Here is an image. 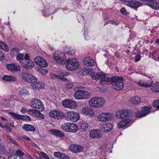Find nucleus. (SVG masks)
<instances>
[{
    "instance_id": "nucleus-1",
    "label": "nucleus",
    "mask_w": 159,
    "mask_h": 159,
    "mask_svg": "<svg viewBox=\"0 0 159 159\" xmlns=\"http://www.w3.org/2000/svg\"><path fill=\"white\" fill-rule=\"evenodd\" d=\"M91 77L93 80H100V83L102 84H111L112 88L117 90H121L124 86L123 78L120 76H113L109 78L104 73L100 72L93 73L91 75Z\"/></svg>"
},
{
    "instance_id": "nucleus-2",
    "label": "nucleus",
    "mask_w": 159,
    "mask_h": 159,
    "mask_svg": "<svg viewBox=\"0 0 159 159\" xmlns=\"http://www.w3.org/2000/svg\"><path fill=\"white\" fill-rule=\"evenodd\" d=\"M79 65V62L75 58H69L66 61V67L68 70H75L78 69Z\"/></svg>"
},
{
    "instance_id": "nucleus-3",
    "label": "nucleus",
    "mask_w": 159,
    "mask_h": 159,
    "mask_svg": "<svg viewBox=\"0 0 159 159\" xmlns=\"http://www.w3.org/2000/svg\"><path fill=\"white\" fill-rule=\"evenodd\" d=\"M132 115L131 111L126 109L120 110L116 113V116L117 118L125 120L131 119Z\"/></svg>"
},
{
    "instance_id": "nucleus-4",
    "label": "nucleus",
    "mask_w": 159,
    "mask_h": 159,
    "mask_svg": "<svg viewBox=\"0 0 159 159\" xmlns=\"http://www.w3.org/2000/svg\"><path fill=\"white\" fill-rule=\"evenodd\" d=\"M20 75L22 79L28 83L33 84L37 81V78L29 72H23L21 73Z\"/></svg>"
},
{
    "instance_id": "nucleus-5",
    "label": "nucleus",
    "mask_w": 159,
    "mask_h": 159,
    "mask_svg": "<svg viewBox=\"0 0 159 159\" xmlns=\"http://www.w3.org/2000/svg\"><path fill=\"white\" fill-rule=\"evenodd\" d=\"M53 57L56 61L61 64H64L66 57L64 52L60 51H56L53 53Z\"/></svg>"
},
{
    "instance_id": "nucleus-6",
    "label": "nucleus",
    "mask_w": 159,
    "mask_h": 159,
    "mask_svg": "<svg viewBox=\"0 0 159 159\" xmlns=\"http://www.w3.org/2000/svg\"><path fill=\"white\" fill-rule=\"evenodd\" d=\"M90 96V93L88 92L81 90L76 91L74 94V97L77 100L87 99Z\"/></svg>"
},
{
    "instance_id": "nucleus-7",
    "label": "nucleus",
    "mask_w": 159,
    "mask_h": 159,
    "mask_svg": "<svg viewBox=\"0 0 159 159\" xmlns=\"http://www.w3.org/2000/svg\"><path fill=\"white\" fill-rule=\"evenodd\" d=\"M31 107L33 108L42 111L44 109V105L41 100L33 99L30 102Z\"/></svg>"
},
{
    "instance_id": "nucleus-8",
    "label": "nucleus",
    "mask_w": 159,
    "mask_h": 159,
    "mask_svg": "<svg viewBox=\"0 0 159 159\" xmlns=\"http://www.w3.org/2000/svg\"><path fill=\"white\" fill-rule=\"evenodd\" d=\"M113 117V114L110 112H104L98 114L97 120L100 122H105L111 120Z\"/></svg>"
},
{
    "instance_id": "nucleus-9",
    "label": "nucleus",
    "mask_w": 159,
    "mask_h": 159,
    "mask_svg": "<svg viewBox=\"0 0 159 159\" xmlns=\"http://www.w3.org/2000/svg\"><path fill=\"white\" fill-rule=\"evenodd\" d=\"M62 105L65 108L71 109H75L77 106V103L72 100L66 99L63 101Z\"/></svg>"
},
{
    "instance_id": "nucleus-10",
    "label": "nucleus",
    "mask_w": 159,
    "mask_h": 159,
    "mask_svg": "<svg viewBox=\"0 0 159 159\" xmlns=\"http://www.w3.org/2000/svg\"><path fill=\"white\" fill-rule=\"evenodd\" d=\"M66 115L70 118L71 121L73 122L77 121L80 118V115L78 113L72 111L66 112Z\"/></svg>"
},
{
    "instance_id": "nucleus-11",
    "label": "nucleus",
    "mask_w": 159,
    "mask_h": 159,
    "mask_svg": "<svg viewBox=\"0 0 159 159\" xmlns=\"http://www.w3.org/2000/svg\"><path fill=\"white\" fill-rule=\"evenodd\" d=\"M34 61L37 65L41 67H45L48 65V63L46 61L39 56L36 57L34 59Z\"/></svg>"
},
{
    "instance_id": "nucleus-12",
    "label": "nucleus",
    "mask_w": 159,
    "mask_h": 159,
    "mask_svg": "<svg viewBox=\"0 0 159 159\" xmlns=\"http://www.w3.org/2000/svg\"><path fill=\"white\" fill-rule=\"evenodd\" d=\"M101 129L105 132H109L111 131L112 128V124L110 122L101 123L99 126Z\"/></svg>"
},
{
    "instance_id": "nucleus-13",
    "label": "nucleus",
    "mask_w": 159,
    "mask_h": 159,
    "mask_svg": "<svg viewBox=\"0 0 159 159\" xmlns=\"http://www.w3.org/2000/svg\"><path fill=\"white\" fill-rule=\"evenodd\" d=\"M49 115L52 117L58 119L62 118L64 116L63 113L56 110L51 111L49 113Z\"/></svg>"
},
{
    "instance_id": "nucleus-14",
    "label": "nucleus",
    "mask_w": 159,
    "mask_h": 159,
    "mask_svg": "<svg viewBox=\"0 0 159 159\" xmlns=\"http://www.w3.org/2000/svg\"><path fill=\"white\" fill-rule=\"evenodd\" d=\"M82 113L84 115L90 117L93 116L94 114V110L88 106H86L82 108Z\"/></svg>"
},
{
    "instance_id": "nucleus-15",
    "label": "nucleus",
    "mask_w": 159,
    "mask_h": 159,
    "mask_svg": "<svg viewBox=\"0 0 159 159\" xmlns=\"http://www.w3.org/2000/svg\"><path fill=\"white\" fill-rule=\"evenodd\" d=\"M152 108L151 107L144 106L141 108V111H140V118L145 116L151 113L150 111Z\"/></svg>"
},
{
    "instance_id": "nucleus-16",
    "label": "nucleus",
    "mask_w": 159,
    "mask_h": 159,
    "mask_svg": "<svg viewBox=\"0 0 159 159\" xmlns=\"http://www.w3.org/2000/svg\"><path fill=\"white\" fill-rule=\"evenodd\" d=\"M7 68L12 72H15L20 70V66L15 64H7L6 65Z\"/></svg>"
},
{
    "instance_id": "nucleus-17",
    "label": "nucleus",
    "mask_w": 159,
    "mask_h": 159,
    "mask_svg": "<svg viewBox=\"0 0 159 159\" xmlns=\"http://www.w3.org/2000/svg\"><path fill=\"white\" fill-rule=\"evenodd\" d=\"M30 56L28 54H26L25 56L23 54L19 53L18 54L16 57V60L18 61L21 65L25 60L29 59Z\"/></svg>"
},
{
    "instance_id": "nucleus-18",
    "label": "nucleus",
    "mask_w": 159,
    "mask_h": 159,
    "mask_svg": "<svg viewBox=\"0 0 159 159\" xmlns=\"http://www.w3.org/2000/svg\"><path fill=\"white\" fill-rule=\"evenodd\" d=\"M34 63L32 61L30 60L29 58L28 59L25 60L21 65L25 68L30 69L34 66Z\"/></svg>"
},
{
    "instance_id": "nucleus-19",
    "label": "nucleus",
    "mask_w": 159,
    "mask_h": 159,
    "mask_svg": "<svg viewBox=\"0 0 159 159\" xmlns=\"http://www.w3.org/2000/svg\"><path fill=\"white\" fill-rule=\"evenodd\" d=\"M68 73L61 72L60 74L59 75L55 74H51L50 75L51 77L53 78H57L61 79L64 81H66L67 79L64 76H67L68 75Z\"/></svg>"
},
{
    "instance_id": "nucleus-20",
    "label": "nucleus",
    "mask_w": 159,
    "mask_h": 159,
    "mask_svg": "<svg viewBox=\"0 0 159 159\" xmlns=\"http://www.w3.org/2000/svg\"><path fill=\"white\" fill-rule=\"evenodd\" d=\"M69 149L74 153H78L82 151V147L78 145L72 144L69 147Z\"/></svg>"
},
{
    "instance_id": "nucleus-21",
    "label": "nucleus",
    "mask_w": 159,
    "mask_h": 159,
    "mask_svg": "<svg viewBox=\"0 0 159 159\" xmlns=\"http://www.w3.org/2000/svg\"><path fill=\"white\" fill-rule=\"evenodd\" d=\"M83 63L85 66L91 67L94 65L95 61L92 57H88L84 59Z\"/></svg>"
},
{
    "instance_id": "nucleus-22",
    "label": "nucleus",
    "mask_w": 159,
    "mask_h": 159,
    "mask_svg": "<svg viewBox=\"0 0 159 159\" xmlns=\"http://www.w3.org/2000/svg\"><path fill=\"white\" fill-rule=\"evenodd\" d=\"M44 86V84L41 82H36L31 85L33 89L35 90H38L43 89Z\"/></svg>"
},
{
    "instance_id": "nucleus-23",
    "label": "nucleus",
    "mask_w": 159,
    "mask_h": 159,
    "mask_svg": "<svg viewBox=\"0 0 159 159\" xmlns=\"http://www.w3.org/2000/svg\"><path fill=\"white\" fill-rule=\"evenodd\" d=\"M49 131L53 135L57 137H62L64 136L63 132L59 130L55 129H50L49 130Z\"/></svg>"
},
{
    "instance_id": "nucleus-24",
    "label": "nucleus",
    "mask_w": 159,
    "mask_h": 159,
    "mask_svg": "<svg viewBox=\"0 0 159 159\" xmlns=\"http://www.w3.org/2000/svg\"><path fill=\"white\" fill-rule=\"evenodd\" d=\"M89 103L90 107L97 108V97H94L90 99L89 101Z\"/></svg>"
},
{
    "instance_id": "nucleus-25",
    "label": "nucleus",
    "mask_w": 159,
    "mask_h": 159,
    "mask_svg": "<svg viewBox=\"0 0 159 159\" xmlns=\"http://www.w3.org/2000/svg\"><path fill=\"white\" fill-rule=\"evenodd\" d=\"M127 6L136 10L139 7V2L136 1H132L128 3Z\"/></svg>"
},
{
    "instance_id": "nucleus-26",
    "label": "nucleus",
    "mask_w": 159,
    "mask_h": 159,
    "mask_svg": "<svg viewBox=\"0 0 159 159\" xmlns=\"http://www.w3.org/2000/svg\"><path fill=\"white\" fill-rule=\"evenodd\" d=\"M90 137L92 138H99L101 137V134L98 130H92L90 133Z\"/></svg>"
},
{
    "instance_id": "nucleus-27",
    "label": "nucleus",
    "mask_w": 159,
    "mask_h": 159,
    "mask_svg": "<svg viewBox=\"0 0 159 159\" xmlns=\"http://www.w3.org/2000/svg\"><path fill=\"white\" fill-rule=\"evenodd\" d=\"M131 121V119H123L119 122L118 127L120 128H122L130 123Z\"/></svg>"
},
{
    "instance_id": "nucleus-28",
    "label": "nucleus",
    "mask_w": 159,
    "mask_h": 159,
    "mask_svg": "<svg viewBox=\"0 0 159 159\" xmlns=\"http://www.w3.org/2000/svg\"><path fill=\"white\" fill-rule=\"evenodd\" d=\"M22 129L26 131L33 132L35 130L34 126L30 124H24L22 127Z\"/></svg>"
},
{
    "instance_id": "nucleus-29",
    "label": "nucleus",
    "mask_w": 159,
    "mask_h": 159,
    "mask_svg": "<svg viewBox=\"0 0 159 159\" xmlns=\"http://www.w3.org/2000/svg\"><path fill=\"white\" fill-rule=\"evenodd\" d=\"M54 155L56 157L61 159H68L70 158L68 156L59 152H55Z\"/></svg>"
},
{
    "instance_id": "nucleus-30",
    "label": "nucleus",
    "mask_w": 159,
    "mask_h": 159,
    "mask_svg": "<svg viewBox=\"0 0 159 159\" xmlns=\"http://www.w3.org/2000/svg\"><path fill=\"white\" fill-rule=\"evenodd\" d=\"M2 79L7 82H13L16 80V78L11 75H5L3 76Z\"/></svg>"
},
{
    "instance_id": "nucleus-31",
    "label": "nucleus",
    "mask_w": 159,
    "mask_h": 159,
    "mask_svg": "<svg viewBox=\"0 0 159 159\" xmlns=\"http://www.w3.org/2000/svg\"><path fill=\"white\" fill-rule=\"evenodd\" d=\"M105 102V100L101 97H97V108H101L104 106Z\"/></svg>"
},
{
    "instance_id": "nucleus-32",
    "label": "nucleus",
    "mask_w": 159,
    "mask_h": 159,
    "mask_svg": "<svg viewBox=\"0 0 159 159\" xmlns=\"http://www.w3.org/2000/svg\"><path fill=\"white\" fill-rule=\"evenodd\" d=\"M152 82L151 81H145L144 80L140 81V86L143 87H150L152 84Z\"/></svg>"
},
{
    "instance_id": "nucleus-33",
    "label": "nucleus",
    "mask_w": 159,
    "mask_h": 159,
    "mask_svg": "<svg viewBox=\"0 0 159 159\" xmlns=\"http://www.w3.org/2000/svg\"><path fill=\"white\" fill-rule=\"evenodd\" d=\"M71 125L70 123H64L61 126V129L64 131L66 132H69L70 130V127Z\"/></svg>"
},
{
    "instance_id": "nucleus-34",
    "label": "nucleus",
    "mask_w": 159,
    "mask_h": 159,
    "mask_svg": "<svg viewBox=\"0 0 159 159\" xmlns=\"http://www.w3.org/2000/svg\"><path fill=\"white\" fill-rule=\"evenodd\" d=\"M148 5L149 7L154 9L159 8V3L154 1L151 2H148Z\"/></svg>"
},
{
    "instance_id": "nucleus-35",
    "label": "nucleus",
    "mask_w": 159,
    "mask_h": 159,
    "mask_svg": "<svg viewBox=\"0 0 159 159\" xmlns=\"http://www.w3.org/2000/svg\"><path fill=\"white\" fill-rule=\"evenodd\" d=\"M19 52V49L17 48H12L10 51V54L12 57L15 56L16 54H18Z\"/></svg>"
},
{
    "instance_id": "nucleus-36",
    "label": "nucleus",
    "mask_w": 159,
    "mask_h": 159,
    "mask_svg": "<svg viewBox=\"0 0 159 159\" xmlns=\"http://www.w3.org/2000/svg\"><path fill=\"white\" fill-rule=\"evenodd\" d=\"M70 130L69 132H75L78 130V128L77 125H76L74 123H70Z\"/></svg>"
},
{
    "instance_id": "nucleus-37",
    "label": "nucleus",
    "mask_w": 159,
    "mask_h": 159,
    "mask_svg": "<svg viewBox=\"0 0 159 159\" xmlns=\"http://www.w3.org/2000/svg\"><path fill=\"white\" fill-rule=\"evenodd\" d=\"M0 48L4 51L8 52L9 51L8 46L2 41H0Z\"/></svg>"
},
{
    "instance_id": "nucleus-38",
    "label": "nucleus",
    "mask_w": 159,
    "mask_h": 159,
    "mask_svg": "<svg viewBox=\"0 0 159 159\" xmlns=\"http://www.w3.org/2000/svg\"><path fill=\"white\" fill-rule=\"evenodd\" d=\"M89 125L86 122H82L80 123V127L82 130H86L88 129Z\"/></svg>"
},
{
    "instance_id": "nucleus-39",
    "label": "nucleus",
    "mask_w": 159,
    "mask_h": 159,
    "mask_svg": "<svg viewBox=\"0 0 159 159\" xmlns=\"http://www.w3.org/2000/svg\"><path fill=\"white\" fill-rule=\"evenodd\" d=\"M153 92H159V83H156L151 88Z\"/></svg>"
},
{
    "instance_id": "nucleus-40",
    "label": "nucleus",
    "mask_w": 159,
    "mask_h": 159,
    "mask_svg": "<svg viewBox=\"0 0 159 159\" xmlns=\"http://www.w3.org/2000/svg\"><path fill=\"white\" fill-rule=\"evenodd\" d=\"M139 98L138 97H136L131 98L130 100V102L134 105L138 104L139 103Z\"/></svg>"
},
{
    "instance_id": "nucleus-41",
    "label": "nucleus",
    "mask_w": 159,
    "mask_h": 159,
    "mask_svg": "<svg viewBox=\"0 0 159 159\" xmlns=\"http://www.w3.org/2000/svg\"><path fill=\"white\" fill-rule=\"evenodd\" d=\"M41 111L37 110V112H36L35 116H34L39 119H43L44 117L43 115L40 112Z\"/></svg>"
},
{
    "instance_id": "nucleus-42",
    "label": "nucleus",
    "mask_w": 159,
    "mask_h": 159,
    "mask_svg": "<svg viewBox=\"0 0 159 159\" xmlns=\"http://www.w3.org/2000/svg\"><path fill=\"white\" fill-rule=\"evenodd\" d=\"M10 114L14 118L16 119L21 120V115L17 114L14 112H10Z\"/></svg>"
},
{
    "instance_id": "nucleus-43",
    "label": "nucleus",
    "mask_w": 159,
    "mask_h": 159,
    "mask_svg": "<svg viewBox=\"0 0 159 159\" xmlns=\"http://www.w3.org/2000/svg\"><path fill=\"white\" fill-rule=\"evenodd\" d=\"M7 153V151L5 147L4 146L1 145H0V154H4Z\"/></svg>"
},
{
    "instance_id": "nucleus-44",
    "label": "nucleus",
    "mask_w": 159,
    "mask_h": 159,
    "mask_svg": "<svg viewBox=\"0 0 159 159\" xmlns=\"http://www.w3.org/2000/svg\"><path fill=\"white\" fill-rule=\"evenodd\" d=\"M7 140L9 142H11L12 143L15 144L16 146L18 145V144L14 140L11 139L10 136H7Z\"/></svg>"
},
{
    "instance_id": "nucleus-45",
    "label": "nucleus",
    "mask_w": 159,
    "mask_h": 159,
    "mask_svg": "<svg viewBox=\"0 0 159 159\" xmlns=\"http://www.w3.org/2000/svg\"><path fill=\"white\" fill-rule=\"evenodd\" d=\"M152 105L154 107H156L157 110H159V100H155L152 103Z\"/></svg>"
},
{
    "instance_id": "nucleus-46",
    "label": "nucleus",
    "mask_w": 159,
    "mask_h": 159,
    "mask_svg": "<svg viewBox=\"0 0 159 159\" xmlns=\"http://www.w3.org/2000/svg\"><path fill=\"white\" fill-rule=\"evenodd\" d=\"M65 52L69 55H73L75 53V51L73 49H70L68 50L67 49H65Z\"/></svg>"
},
{
    "instance_id": "nucleus-47",
    "label": "nucleus",
    "mask_w": 159,
    "mask_h": 159,
    "mask_svg": "<svg viewBox=\"0 0 159 159\" xmlns=\"http://www.w3.org/2000/svg\"><path fill=\"white\" fill-rule=\"evenodd\" d=\"M37 111L36 110L30 109L28 110V112L29 114L34 116Z\"/></svg>"
},
{
    "instance_id": "nucleus-48",
    "label": "nucleus",
    "mask_w": 159,
    "mask_h": 159,
    "mask_svg": "<svg viewBox=\"0 0 159 159\" xmlns=\"http://www.w3.org/2000/svg\"><path fill=\"white\" fill-rule=\"evenodd\" d=\"M21 120H24L30 121L31 120V119L30 117L28 116L21 115Z\"/></svg>"
},
{
    "instance_id": "nucleus-49",
    "label": "nucleus",
    "mask_w": 159,
    "mask_h": 159,
    "mask_svg": "<svg viewBox=\"0 0 159 159\" xmlns=\"http://www.w3.org/2000/svg\"><path fill=\"white\" fill-rule=\"evenodd\" d=\"M24 153L20 150H19L16 151V157H22V156H23Z\"/></svg>"
},
{
    "instance_id": "nucleus-50",
    "label": "nucleus",
    "mask_w": 159,
    "mask_h": 159,
    "mask_svg": "<svg viewBox=\"0 0 159 159\" xmlns=\"http://www.w3.org/2000/svg\"><path fill=\"white\" fill-rule=\"evenodd\" d=\"M74 86V83L72 82L67 84L65 86L66 88L67 89H70L72 88Z\"/></svg>"
},
{
    "instance_id": "nucleus-51",
    "label": "nucleus",
    "mask_w": 159,
    "mask_h": 159,
    "mask_svg": "<svg viewBox=\"0 0 159 159\" xmlns=\"http://www.w3.org/2000/svg\"><path fill=\"white\" fill-rule=\"evenodd\" d=\"M120 12L123 15H127L129 14V12L127 11L124 7L122 8L120 10Z\"/></svg>"
},
{
    "instance_id": "nucleus-52",
    "label": "nucleus",
    "mask_w": 159,
    "mask_h": 159,
    "mask_svg": "<svg viewBox=\"0 0 159 159\" xmlns=\"http://www.w3.org/2000/svg\"><path fill=\"white\" fill-rule=\"evenodd\" d=\"M19 93L20 94L24 95L27 93V90L25 89H21L19 90Z\"/></svg>"
},
{
    "instance_id": "nucleus-53",
    "label": "nucleus",
    "mask_w": 159,
    "mask_h": 159,
    "mask_svg": "<svg viewBox=\"0 0 159 159\" xmlns=\"http://www.w3.org/2000/svg\"><path fill=\"white\" fill-rule=\"evenodd\" d=\"M40 153L41 156L45 159H49V157L45 153L41 152Z\"/></svg>"
},
{
    "instance_id": "nucleus-54",
    "label": "nucleus",
    "mask_w": 159,
    "mask_h": 159,
    "mask_svg": "<svg viewBox=\"0 0 159 159\" xmlns=\"http://www.w3.org/2000/svg\"><path fill=\"white\" fill-rule=\"evenodd\" d=\"M40 71L42 74L46 75L47 73L48 70L46 69H42Z\"/></svg>"
},
{
    "instance_id": "nucleus-55",
    "label": "nucleus",
    "mask_w": 159,
    "mask_h": 159,
    "mask_svg": "<svg viewBox=\"0 0 159 159\" xmlns=\"http://www.w3.org/2000/svg\"><path fill=\"white\" fill-rule=\"evenodd\" d=\"M5 56L3 52L0 49V60L2 61L4 59Z\"/></svg>"
},
{
    "instance_id": "nucleus-56",
    "label": "nucleus",
    "mask_w": 159,
    "mask_h": 159,
    "mask_svg": "<svg viewBox=\"0 0 159 159\" xmlns=\"http://www.w3.org/2000/svg\"><path fill=\"white\" fill-rule=\"evenodd\" d=\"M8 159H17L16 156L15 154H11L8 157Z\"/></svg>"
},
{
    "instance_id": "nucleus-57",
    "label": "nucleus",
    "mask_w": 159,
    "mask_h": 159,
    "mask_svg": "<svg viewBox=\"0 0 159 159\" xmlns=\"http://www.w3.org/2000/svg\"><path fill=\"white\" fill-rule=\"evenodd\" d=\"M4 127L5 128L7 131L8 132H11V129L10 127L7 125H5Z\"/></svg>"
},
{
    "instance_id": "nucleus-58",
    "label": "nucleus",
    "mask_w": 159,
    "mask_h": 159,
    "mask_svg": "<svg viewBox=\"0 0 159 159\" xmlns=\"http://www.w3.org/2000/svg\"><path fill=\"white\" fill-rule=\"evenodd\" d=\"M50 12H48V11H47V10H45V11H43V13L44 15L46 16H49L50 14Z\"/></svg>"
},
{
    "instance_id": "nucleus-59",
    "label": "nucleus",
    "mask_w": 159,
    "mask_h": 159,
    "mask_svg": "<svg viewBox=\"0 0 159 159\" xmlns=\"http://www.w3.org/2000/svg\"><path fill=\"white\" fill-rule=\"evenodd\" d=\"M108 23L111 24L112 25H116L118 24V23L117 24L116 22H115V21H114L113 20H110L109 21Z\"/></svg>"
},
{
    "instance_id": "nucleus-60",
    "label": "nucleus",
    "mask_w": 159,
    "mask_h": 159,
    "mask_svg": "<svg viewBox=\"0 0 159 159\" xmlns=\"http://www.w3.org/2000/svg\"><path fill=\"white\" fill-rule=\"evenodd\" d=\"M21 111L22 113H24L28 112L27 110L25 107H22L21 109Z\"/></svg>"
},
{
    "instance_id": "nucleus-61",
    "label": "nucleus",
    "mask_w": 159,
    "mask_h": 159,
    "mask_svg": "<svg viewBox=\"0 0 159 159\" xmlns=\"http://www.w3.org/2000/svg\"><path fill=\"white\" fill-rule=\"evenodd\" d=\"M23 138V139H25L27 140L28 141H30L31 140L30 139V138H29L28 137L26 136V135H24Z\"/></svg>"
},
{
    "instance_id": "nucleus-62",
    "label": "nucleus",
    "mask_w": 159,
    "mask_h": 159,
    "mask_svg": "<svg viewBox=\"0 0 159 159\" xmlns=\"http://www.w3.org/2000/svg\"><path fill=\"white\" fill-rule=\"evenodd\" d=\"M139 61V56L137 55L135 57V61L137 62Z\"/></svg>"
},
{
    "instance_id": "nucleus-63",
    "label": "nucleus",
    "mask_w": 159,
    "mask_h": 159,
    "mask_svg": "<svg viewBox=\"0 0 159 159\" xmlns=\"http://www.w3.org/2000/svg\"><path fill=\"white\" fill-rule=\"evenodd\" d=\"M26 156L29 159H33V158L32 157L29 155L27 154Z\"/></svg>"
},
{
    "instance_id": "nucleus-64",
    "label": "nucleus",
    "mask_w": 159,
    "mask_h": 159,
    "mask_svg": "<svg viewBox=\"0 0 159 159\" xmlns=\"http://www.w3.org/2000/svg\"><path fill=\"white\" fill-rule=\"evenodd\" d=\"M31 144L33 146H36L37 145H36V144L34 142H32V141L31 142Z\"/></svg>"
}]
</instances>
